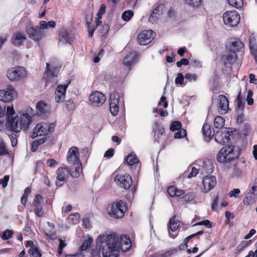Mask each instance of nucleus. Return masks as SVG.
<instances>
[{"mask_svg":"<svg viewBox=\"0 0 257 257\" xmlns=\"http://www.w3.org/2000/svg\"><path fill=\"white\" fill-rule=\"evenodd\" d=\"M32 122L31 116L27 113H23L20 116H9L7 120V128L15 133H19L22 129H28Z\"/></svg>","mask_w":257,"mask_h":257,"instance_id":"1","label":"nucleus"},{"mask_svg":"<svg viewBox=\"0 0 257 257\" xmlns=\"http://www.w3.org/2000/svg\"><path fill=\"white\" fill-rule=\"evenodd\" d=\"M67 161L72 166L70 175L74 178L78 177L82 172L83 169L79 160V152L77 147H72L69 150Z\"/></svg>","mask_w":257,"mask_h":257,"instance_id":"2","label":"nucleus"},{"mask_svg":"<svg viewBox=\"0 0 257 257\" xmlns=\"http://www.w3.org/2000/svg\"><path fill=\"white\" fill-rule=\"evenodd\" d=\"M126 210V207L124 202L120 200L114 201L107 207L108 214L115 218L122 217Z\"/></svg>","mask_w":257,"mask_h":257,"instance_id":"3","label":"nucleus"},{"mask_svg":"<svg viewBox=\"0 0 257 257\" xmlns=\"http://www.w3.org/2000/svg\"><path fill=\"white\" fill-rule=\"evenodd\" d=\"M227 49L232 54L227 55L226 59L229 64H231L236 60L237 55L235 53L242 51L243 50L244 44L240 40L234 39L230 42Z\"/></svg>","mask_w":257,"mask_h":257,"instance_id":"4","label":"nucleus"},{"mask_svg":"<svg viewBox=\"0 0 257 257\" xmlns=\"http://www.w3.org/2000/svg\"><path fill=\"white\" fill-rule=\"evenodd\" d=\"M234 149V147L232 145L223 147L217 154V161L220 163H224L234 160L237 157Z\"/></svg>","mask_w":257,"mask_h":257,"instance_id":"5","label":"nucleus"},{"mask_svg":"<svg viewBox=\"0 0 257 257\" xmlns=\"http://www.w3.org/2000/svg\"><path fill=\"white\" fill-rule=\"evenodd\" d=\"M55 126L54 123L48 124L44 122L38 123L33 128L31 137L34 139L39 136H45L49 132H54Z\"/></svg>","mask_w":257,"mask_h":257,"instance_id":"6","label":"nucleus"},{"mask_svg":"<svg viewBox=\"0 0 257 257\" xmlns=\"http://www.w3.org/2000/svg\"><path fill=\"white\" fill-rule=\"evenodd\" d=\"M223 20L225 25L230 27H235L240 21V15L236 11H227L224 13Z\"/></svg>","mask_w":257,"mask_h":257,"instance_id":"7","label":"nucleus"},{"mask_svg":"<svg viewBox=\"0 0 257 257\" xmlns=\"http://www.w3.org/2000/svg\"><path fill=\"white\" fill-rule=\"evenodd\" d=\"M26 74V71L22 67L11 68L8 70L7 77L11 81H17L23 78Z\"/></svg>","mask_w":257,"mask_h":257,"instance_id":"8","label":"nucleus"},{"mask_svg":"<svg viewBox=\"0 0 257 257\" xmlns=\"http://www.w3.org/2000/svg\"><path fill=\"white\" fill-rule=\"evenodd\" d=\"M114 182L120 187L128 189L132 184V179L128 174H118L114 178Z\"/></svg>","mask_w":257,"mask_h":257,"instance_id":"9","label":"nucleus"},{"mask_svg":"<svg viewBox=\"0 0 257 257\" xmlns=\"http://www.w3.org/2000/svg\"><path fill=\"white\" fill-rule=\"evenodd\" d=\"M155 33L152 30H144L139 34L137 41L140 45H146L153 39Z\"/></svg>","mask_w":257,"mask_h":257,"instance_id":"10","label":"nucleus"},{"mask_svg":"<svg viewBox=\"0 0 257 257\" xmlns=\"http://www.w3.org/2000/svg\"><path fill=\"white\" fill-rule=\"evenodd\" d=\"M26 32L30 38L36 41H40L45 36L44 32L38 27L27 26L26 28Z\"/></svg>","mask_w":257,"mask_h":257,"instance_id":"11","label":"nucleus"},{"mask_svg":"<svg viewBox=\"0 0 257 257\" xmlns=\"http://www.w3.org/2000/svg\"><path fill=\"white\" fill-rule=\"evenodd\" d=\"M71 170L70 171L68 168H59L56 171L57 179L56 181V185L57 186L60 187L64 183L66 179L70 175Z\"/></svg>","mask_w":257,"mask_h":257,"instance_id":"12","label":"nucleus"},{"mask_svg":"<svg viewBox=\"0 0 257 257\" xmlns=\"http://www.w3.org/2000/svg\"><path fill=\"white\" fill-rule=\"evenodd\" d=\"M109 110L114 116L116 115L119 111V95L115 93H112L109 98Z\"/></svg>","mask_w":257,"mask_h":257,"instance_id":"13","label":"nucleus"},{"mask_svg":"<svg viewBox=\"0 0 257 257\" xmlns=\"http://www.w3.org/2000/svg\"><path fill=\"white\" fill-rule=\"evenodd\" d=\"M203 188L202 191L207 193L212 189L216 184V177L213 176H206L202 180Z\"/></svg>","mask_w":257,"mask_h":257,"instance_id":"14","label":"nucleus"},{"mask_svg":"<svg viewBox=\"0 0 257 257\" xmlns=\"http://www.w3.org/2000/svg\"><path fill=\"white\" fill-rule=\"evenodd\" d=\"M106 97L104 94L98 92H92L89 96V100L94 106H100L105 101Z\"/></svg>","mask_w":257,"mask_h":257,"instance_id":"15","label":"nucleus"},{"mask_svg":"<svg viewBox=\"0 0 257 257\" xmlns=\"http://www.w3.org/2000/svg\"><path fill=\"white\" fill-rule=\"evenodd\" d=\"M70 81L65 85H59L57 86L55 91V101L57 103H61L64 101L65 97L66 91L68 84Z\"/></svg>","mask_w":257,"mask_h":257,"instance_id":"16","label":"nucleus"},{"mask_svg":"<svg viewBox=\"0 0 257 257\" xmlns=\"http://www.w3.org/2000/svg\"><path fill=\"white\" fill-rule=\"evenodd\" d=\"M164 8V5L163 4L158 6L151 15L149 19V22L152 24L156 23L160 16L162 15Z\"/></svg>","mask_w":257,"mask_h":257,"instance_id":"17","label":"nucleus"},{"mask_svg":"<svg viewBox=\"0 0 257 257\" xmlns=\"http://www.w3.org/2000/svg\"><path fill=\"white\" fill-rule=\"evenodd\" d=\"M257 189V186H252L249 191L246 194L245 197L243 200V203L245 205H248L253 203L257 199V193H254L253 189Z\"/></svg>","mask_w":257,"mask_h":257,"instance_id":"18","label":"nucleus"},{"mask_svg":"<svg viewBox=\"0 0 257 257\" xmlns=\"http://www.w3.org/2000/svg\"><path fill=\"white\" fill-rule=\"evenodd\" d=\"M59 40L63 44H70L72 41V37L66 29L61 28L59 32Z\"/></svg>","mask_w":257,"mask_h":257,"instance_id":"19","label":"nucleus"},{"mask_svg":"<svg viewBox=\"0 0 257 257\" xmlns=\"http://www.w3.org/2000/svg\"><path fill=\"white\" fill-rule=\"evenodd\" d=\"M218 107L220 108V113L224 114L227 112L228 110V101L227 98L223 95H219L218 97Z\"/></svg>","mask_w":257,"mask_h":257,"instance_id":"20","label":"nucleus"},{"mask_svg":"<svg viewBox=\"0 0 257 257\" xmlns=\"http://www.w3.org/2000/svg\"><path fill=\"white\" fill-rule=\"evenodd\" d=\"M118 243L120 246V250L123 251L128 250L132 246V242L130 237L126 235H122L120 236V240Z\"/></svg>","mask_w":257,"mask_h":257,"instance_id":"21","label":"nucleus"},{"mask_svg":"<svg viewBox=\"0 0 257 257\" xmlns=\"http://www.w3.org/2000/svg\"><path fill=\"white\" fill-rule=\"evenodd\" d=\"M138 57V56L137 52L134 51H132L124 57V65L126 66H131L136 62Z\"/></svg>","mask_w":257,"mask_h":257,"instance_id":"22","label":"nucleus"},{"mask_svg":"<svg viewBox=\"0 0 257 257\" xmlns=\"http://www.w3.org/2000/svg\"><path fill=\"white\" fill-rule=\"evenodd\" d=\"M12 40L15 45L19 46L26 40V37L24 33L18 32L14 34Z\"/></svg>","mask_w":257,"mask_h":257,"instance_id":"23","label":"nucleus"},{"mask_svg":"<svg viewBox=\"0 0 257 257\" xmlns=\"http://www.w3.org/2000/svg\"><path fill=\"white\" fill-rule=\"evenodd\" d=\"M228 133L225 131L224 132L222 131H217L214 135L215 140L220 144H224L225 142L228 141L227 138Z\"/></svg>","mask_w":257,"mask_h":257,"instance_id":"24","label":"nucleus"},{"mask_svg":"<svg viewBox=\"0 0 257 257\" xmlns=\"http://www.w3.org/2000/svg\"><path fill=\"white\" fill-rule=\"evenodd\" d=\"M202 133L205 140L209 141L214 136V131H212L210 125L205 123L202 127Z\"/></svg>","mask_w":257,"mask_h":257,"instance_id":"25","label":"nucleus"},{"mask_svg":"<svg viewBox=\"0 0 257 257\" xmlns=\"http://www.w3.org/2000/svg\"><path fill=\"white\" fill-rule=\"evenodd\" d=\"M251 242V240L242 241L234 249V253H238L242 251L245 248L248 246Z\"/></svg>","mask_w":257,"mask_h":257,"instance_id":"26","label":"nucleus"},{"mask_svg":"<svg viewBox=\"0 0 257 257\" xmlns=\"http://www.w3.org/2000/svg\"><path fill=\"white\" fill-rule=\"evenodd\" d=\"M125 161L130 166H132L139 162V160L134 153L130 154L125 158Z\"/></svg>","mask_w":257,"mask_h":257,"instance_id":"27","label":"nucleus"},{"mask_svg":"<svg viewBox=\"0 0 257 257\" xmlns=\"http://www.w3.org/2000/svg\"><path fill=\"white\" fill-rule=\"evenodd\" d=\"M203 168L205 172L209 174L213 172L214 166L212 163L210 161L208 160L203 163Z\"/></svg>","mask_w":257,"mask_h":257,"instance_id":"28","label":"nucleus"},{"mask_svg":"<svg viewBox=\"0 0 257 257\" xmlns=\"http://www.w3.org/2000/svg\"><path fill=\"white\" fill-rule=\"evenodd\" d=\"M176 216H174L173 218L170 219L169 224L170 227L169 230L170 229L172 231H175L177 230L179 226V221L175 219Z\"/></svg>","mask_w":257,"mask_h":257,"instance_id":"29","label":"nucleus"},{"mask_svg":"<svg viewBox=\"0 0 257 257\" xmlns=\"http://www.w3.org/2000/svg\"><path fill=\"white\" fill-rule=\"evenodd\" d=\"M224 119L220 116H216L214 121V125L216 128H221L224 124Z\"/></svg>","mask_w":257,"mask_h":257,"instance_id":"30","label":"nucleus"},{"mask_svg":"<svg viewBox=\"0 0 257 257\" xmlns=\"http://www.w3.org/2000/svg\"><path fill=\"white\" fill-rule=\"evenodd\" d=\"M80 215L78 213H76L69 215L67 218L68 222L76 224L79 222Z\"/></svg>","mask_w":257,"mask_h":257,"instance_id":"31","label":"nucleus"},{"mask_svg":"<svg viewBox=\"0 0 257 257\" xmlns=\"http://www.w3.org/2000/svg\"><path fill=\"white\" fill-rule=\"evenodd\" d=\"M156 128L154 130L155 136H160L163 137L165 135V129L163 126H159L157 123H155Z\"/></svg>","mask_w":257,"mask_h":257,"instance_id":"32","label":"nucleus"},{"mask_svg":"<svg viewBox=\"0 0 257 257\" xmlns=\"http://www.w3.org/2000/svg\"><path fill=\"white\" fill-rule=\"evenodd\" d=\"M29 253L31 257H41L42 256L40 250L37 246L29 249Z\"/></svg>","mask_w":257,"mask_h":257,"instance_id":"33","label":"nucleus"},{"mask_svg":"<svg viewBox=\"0 0 257 257\" xmlns=\"http://www.w3.org/2000/svg\"><path fill=\"white\" fill-rule=\"evenodd\" d=\"M228 4L237 9L240 8L242 7L243 3V0H227Z\"/></svg>","mask_w":257,"mask_h":257,"instance_id":"34","label":"nucleus"},{"mask_svg":"<svg viewBox=\"0 0 257 257\" xmlns=\"http://www.w3.org/2000/svg\"><path fill=\"white\" fill-rule=\"evenodd\" d=\"M134 15V12L132 10L124 11L121 16L122 20L124 21H128Z\"/></svg>","mask_w":257,"mask_h":257,"instance_id":"35","label":"nucleus"},{"mask_svg":"<svg viewBox=\"0 0 257 257\" xmlns=\"http://www.w3.org/2000/svg\"><path fill=\"white\" fill-rule=\"evenodd\" d=\"M46 67L47 68L45 75L46 78L47 79V82H48V81H50V78H53L54 75L52 70L50 68V65L49 63H46Z\"/></svg>","mask_w":257,"mask_h":257,"instance_id":"36","label":"nucleus"},{"mask_svg":"<svg viewBox=\"0 0 257 257\" xmlns=\"http://www.w3.org/2000/svg\"><path fill=\"white\" fill-rule=\"evenodd\" d=\"M93 240L91 237L86 240L80 246V249L82 251L86 250L92 243Z\"/></svg>","mask_w":257,"mask_h":257,"instance_id":"37","label":"nucleus"},{"mask_svg":"<svg viewBox=\"0 0 257 257\" xmlns=\"http://www.w3.org/2000/svg\"><path fill=\"white\" fill-rule=\"evenodd\" d=\"M13 234H14V232L13 230H10V229H7L3 232V234L2 235V238L4 240L9 239L12 237Z\"/></svg>","mask_w":257,"mask_h":257,"instance_id":"38","label":"nucleus"},{"mask_svg":"<svg viewBox=\"0 0 257 257\" xmlns=\"http://www.w3.org/2000/svg\"><path fill=\"white\" fill-rule=\"evenodd\" d=\"M203 233V231L202 230H200L194 234H191V235L187 236L183 240L184 246H185V247L187 248V243L190 239L192 238L193 237H194V236H196L197 235H202Z\"/></svg>","mask_w":257,"mask_h":257,"instance_id":"39","label":"nucleus"},{"mask_svg":"<svg viewBox=\"0 0 257 257\" xmlns=\"http://www.w3.org/2000/svg\"><path fill=\"white\" fill-rule=\"evenodd\" d=\"M182 124L181 123L178 121H173L170 126V130L175 132L176 131H179L181 128Z\"/></svg>","mask_w":257,"mask_h":257,"instance_id":"40","label":"nucleus"},{"mask_svg":"<svg viewBox=\"0 0 257 257\" xmlns=\"http://www.w3.org/2000/svg\"><path fill=\"white\" fill-rule=\"evenodd\" d=\"M250 51L251 54L254 56L255 60H257V45L252 43L250 41Z\"/></svg>","mask_w":257,"mask_h":257,"instance_id":"41","label":"nucleus"},{"mask_svg":"<svg viewBox=\"0 0 257 257\" xmlns=\"http://www.w3.org/2000/svg\"><path fill=\"white\" fill-rule=\"evenodd\" d=\"M9 151L6 149V144L4 142H0V156L9 154Z\"/></svg>","mask_w":257,"mask_h":257,"instance_id":"42","label":"nucleus"},{"mask_svg":"<svg viewBox=\"0 0 257 257\" xmlns=\"http://www.w3.org/2000/svg\"><path fill=\"white\" fill-rule=\"evenodd\" d=\"M35 208L34 209L35 214L38 217H41L43 215L44 211L43 209L42 205L36 206H35Z\"/></svg>","mask_w":257,"mask_h":257,"instance_id":"43","label":"nucleus"},{"mask_svg":"<svg viewBox=\"0 0 257 257\" xmlns=\"http://www.w3.org/2000/svg\"><path fill=\"white\" fill-rule=\"evenodd\" d=\"M37 107L41 113H43L45 108L47 107V106L44 101H40L37 103Z\"/></svg>","mask_w":257,"mask_h":257,"instance_id":"44","label":"nucleus"},{"mask_svg":"<svg viewBox=\"0 0 257 257\" xmlns=\"http://www.w3.org/2000/svg\"><path fill=\"white\" fill-rule=\"evenodd\" d=\"M195 193H194V192H189L188 193L184 195V198L185 201L188 202L193 200L195 198Z\"/></svg>","mask_w":257,"mask_h":257,"instance_id":"45","label":"nucleus"},{"mask_svg":"<svg viewBox=\"0 0 257 257\" xmlns=\"http://www.w3.org/2000/svg\"><path fill=\"white\" fill-rule=\"evenodd\" d=\"M186 135V132L184 129H181L178 131V132L174 134V138L175 139H181L182 138L184 137Z\"/></svg>","mask_w":257,"mask_h":257,"instance_id":"46","label":"nucleus"},{"mask_svg":"<svg viewBox=\"0 0 257 257\" xmlns=\"http://www.w3.org/2000/svg\"><path fill=\"white\" fill-rule=\"evenodd\" d=\"M59 244L58 248V253L59 254H61L62 253V250L66 246L67 243L65 240H63L62 239H59Z\"/></svg>","mask_w":257,"mask_h":257,"instance_id":"47","label":"nucleus"},{"mask_svg":"<svg viewBox=\"0 0 257 257\" xmlns=\"http://www.w3.org/2000/svg\"><path fill=\"white\" fill-rule=\"evenodd\" d=\"M253 95V92L251 89H249L247 91V95L246 97V101L247 104L249 105H251L253 103V100L252 98Z\"/></svg>","mask_w":257,"mask_h":257,"instance_id":"48","label":"nucleus"},{"mask_svg":"<svg viewBox=\"0 0 257 257\" xmlns=\"http://www.w3.org/2000/svg\"><path fill=\"white\" fill-rule=\"evenodd\" d=\"M184 78H185V76H183L182 73H179L177 74V76L175 78V83L177 84H179L182 85L184 83Z\"/></svg>","mask_w":257,"mask_h":257,"instance_id":"49","label":"nucleus"},{"mask_svg":"<svg viewBox=\"0 0 257 257\" xmlns=\"http://www.w3.org/2000/svg\"><path fill=\"white\" fill-rule=\"evenodd\" d=\"M42 200H43V198L42 197V196L40 195L37 194L35 196L34 200V202H33L34 206H36L42 205L41 202L42 201Z\"/></svg>","mask_w":257,"mask_h":257,"instance_id":"50","label":"nucleus"},{"mask_svg":"<svg viewBox=\"0 0 257 257\" xmlns=\"http://www.w3.org/2000/svg\"><path fill=\"white\" fill-rule=\"evenodd\" d=\"M106 11V6L104 4H102L100 5L99 11L97 13V18L101 19L102 15L104 14Z\"/></svg>","mask_w":257,"mask_h":257,"instance_id":"51","label":"nucleus"},{"mask_svg":"<svg viewBox=\"0 0 257 257\" xmlns=\"http://www.w3.org/2000/svg\"><path fill=\"white\" fill-rule=\"evenodd\" d=\"M67 109L69 111L73 110L75 108V104L72 99H70L66 102Z\"/></svg>","mask_w":257,"mask_h":257,"instance_id":"52","label":"nucleus"},{"mask_svg":"<svg viewBox=\"0 0 257 257\" xmlns=\"http://www.w3.org/2000/svg\"><path fill=\"white\" fill-rule=\"evenodd\" d=\"M185 78L189 81H196L197 79V75L195 74L186 73L185 75Z\"/></svg>","mask_w":257,"mask_h":257,"instance_id":"53","label":"nucleus"},{"mask_svg":"<svg viewBox=\"0 0 257 257\" xmlns=\"http://www.w3.org/2000/svg\"><path fill=\"white\" fill-rule=\"evenodd\" d=\"M186 3L193 7H198L201 0H185Z\"/></svg>","mask_w":257,"mask_h":257,"instance_id":"54","label":"nucleus"},{"mask_svg":"<svg viewBox=\"0 0 257 257\" xmlns=\"http://www.w3.org/2000/svg\"><path fill=\"white\" fill-rule=\"evenodd\" d=\"M240 191L239 189H233L232 190L230 191L228 193V196L230 197H235L236 198L238 197V195L239 194Z\"/></svg>","mask_w":257,"mask_h":257,"instance_id":"55","label":"nucleus"},{"mask_svg":"<svg viewBox=\"0 0 257 257\" xmlns=\"http://www.w3.org/2000/svg\"><path fill=\"white\" fill-rule=\"evenodd\" d=\"M15 111L13 106H8L7 108L6 114V115L7 116V118L9 116H14Z\"/></svg>","mask_w":257,"mask_h":257,"instance_id":"56","label":"nucleus"},{"mask_svg":"<svg viewBox=\"0 0 257 257\" xmlns=\"http://www.w3.org/2000/svg\"><path fill=\"white\" fill-rule=\"evenodd\" d=\"M177 188L174 186H171L168 188L167 192L168 194L171 197H174L175 196V192Z\"/></svg>","mask_w":257,"mask_h":257,"instance_id":"57","label":"nucleus"},{"mask_svg":"<svg viewBox=\"0 0 257 257\" xmlns=\"http://www.w3.org/2000/svg\"><path fill=\"white\" fill-rule=\"evenodd\" d=\"M204 225L208 228H211L212 226V224H211V222L208 220H204L202 221L197 222L194 225Z\"/></svg>","mask_w":257,"mask_h":257,"instance_id":"58","label":"nucleus"},{"mask_svg":"<svg viewBox=\"0 0 257 257\" xmlns=\"http://www.w3.org/2000/svg\"><path fill=\"white\" fill-rule=\"evenodd\" d=\"M232 174L236 177H241L243 175V172L241 169L234 167L232 171Z\"/></svg>","mask_w":257,"mask_h":257,"instance_id":"59","label":"nucleus"},{"mask_svg":"<svg viewBox=\"0 0 257 257\" xmlns=\"http://www.w3.org/2000/svg\"><path fill=\"white\" fill-rule=\"evenodd\" d=\"M9 180V176L5 175L3 179H0V184H1L3 188H5L8 184V182Z\"/></svg>","mask_w":257,"mask_h":257,"instance_id":"60","label":"nucleus"},{"mask_svg":"<svg viewBox=\"0 0 257 257\" xmlns=\"http://www.w3.org/2000/svg\"><path fill=\"white\" fill-rule=\"evenodd\" d=\"M159 106H163L164 108H166L168 106V102L166 101V97L165 96H162L160 99V101L158 103Z\"/></svg>","mask_w":257,"mask_h":257,"instance_id":"61","label":"nucleus"},{"mask_svg":"<svg viewBox=\"0 0 257 257\" xmlns=\"http://www.w3.org/2000/svg\"><path fill=\"white\" fill-rule=\"evenodd\" d=\"M218 196H216L213 199V200L212 201V205H211V209L213 211L215 210L217 208V204H218Z\"/></svg>","mask_w":257,"mask_h":257,"instance_id":"62","label":"nucleus"},{"mask_svg":"<svg viewBox=\"0 0 257 257\" xmlns=\"http://www.w3.org/2000/svg\"><path fill=\"white\" fill-rule=\"evenodd\" d=\"M198 170L196 169L194 167L192 168L191 172L188 175V178H191L193 177H195L197 175V174L198 173Z\"/></svg>","mask_w":257,"mask_h":257,"instance_id":"63","label":"nucleus"},{"mask_svg":"<svg viewBox=\"0 0 257 257\" xmlns=\"http://www.w3.org/2000/svg\"><path fill=\"white\" fill-rule=\"evenodd\" d=\"M113 150L110 149L105 153L104 157L107 158H110L113 156Z\"/></svg>","mask_w":257,"mask_h":257,"instance_id":"64","label":"nucleus"}]
</instances>
